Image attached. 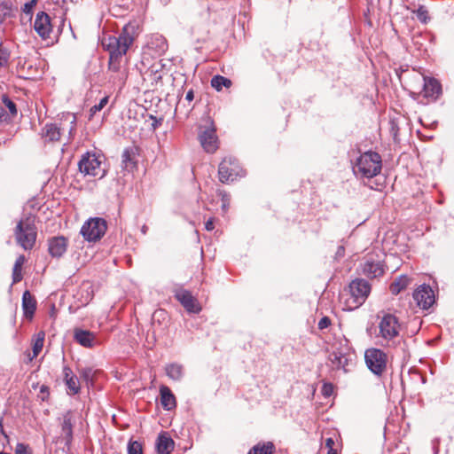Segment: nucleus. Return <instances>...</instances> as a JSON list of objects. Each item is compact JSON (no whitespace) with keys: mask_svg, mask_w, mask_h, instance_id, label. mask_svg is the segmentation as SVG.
Masks as SVG:
<instances>
[{"mask_svg":"<svg viewBox=\"0 0 454 454\" xmlns=\"http://www.w3.org/2000/svg\"><path fill=\"white\" fill-rule=\"evenodd\" d=\"M275 450L273 442H267L254 445L248 454H272Z\"/></svg>","mask_w":454,"mask_h":454,"instance_id":"28","label":"nucleus"},{"mask_svg":"<svg viewBox=\"0 0 454 454\" xmlns=\"http://www.w3.org/2000/svg\"><path fill=\"white\" fill-rule=\"evenodd\" d=\"M67 244L64 236L52 237L48 240V251L52 257L59 258L66 253Z\"/></svg>","mask_w":454,"mask_h":454,"instance_id":"17","label":"nucleus"},{"mask_svg":"<svg viewBox=\"0 0 454 454\" xmlns=\"http://www.w3.org/2000/svg\"><path fill=\"white\" fill-rule=\"evenodd\" d=\"M45 333L43 331H40L34 340L33 343V357H36L39 353L42 351L44 342Z\"/></svg>","mask_w":454,"mask_h":454,"instance_id":"31","label":"nucleus"},{"mask_svg":"<svg viewBox=\"0 0 454 454\" xmlns=\"http://www.w3.org/2000/svg\"><path fill=\"white\" fill-rule=\"evenodd\" d=\"M413 298L417 304L424 309H427L434 302V294L433 289L425 284L421 285L417 290L414 291Z\"/></svg>","mask_w":454,"mask_h":454,"instance_id":"14","label":"nucleus"},{"mask_svg":"<svg viewBox=\"0 0 454 454\" xmlns=\"http://www.w3.org/2000/svg\"><path fill=\"white\" fill-rule=\"evenodd\" d=\"M34 29L43 39L50 37L52 30L50 16L44 12H39L35 19Z\"/></svg>","mask_w":454,"mask_h":454,"instance_id":"15","label":"nucleus"},{"mask_svg":"<svg viewBox=\"0 0 454 454\" xmlns=\"http://www.w3.org/2000/svg\"><path fill=\"white\" fill-rule=\"evenodd\" d=\"M78 168L81 173L90 176H99L100 178L105 176V170L101 168V161L95 153H86L82 155Z\"/></svg>","mask_w":454,"mask_h":454,"instance_id":"11","label":"nucleus"},{"mask_svg":"<svg viewBox=\"0 0 454 454\" xmlns=\"http://www.w3.org/2000/svg\"><path fill=\"white\" fill-rule=\"evenodd\" d=\"M194 98V93H193V90H190L187 91L186 93V96H185V99L189 102L192 101Z\"/></svg>","mask_w":454,"mask_h":454,"instance_id":"50","label":"nucleus"},{"mask_svg":"<svg viewBox=\"0 0 454 454\" xmlns=\"http://www.w3.org/2000/svg\"><path fill=\"white\" fill-rule=\"evenodd\" d=\"M404 72V70L403 68H400V73H403Z\"/></svg>","mask_w":454,"mask_h":454,"instance_id":"55","label":"nucleus"},{"mask_svg":"<svg viewBox=\"0 0 454 454\" xmlns=\"http://www.w3.org/2000/svg\"><path fill=\"white\" fill-rule=\"evenodd\" d=\"M245 176V172L239 167L235 158H224L219 164L218 176L221 183L233 182L238 176Z\"/></svg>","mask_w":454,"mask_h":454,"instance_id":"10","label":"nucleus"},{"mask_svg":"<svg viewBox=\"0 0 454 454\" xmlns=\"http://www.w3.org/2000/svg\"><path fill=\"white\" fill-rule=\"evenodd\" d=\"M134 27L127 25L118 35H108L102 41L103 46L109 51V69L113 72H120L122 57L133 43L132 32Z\"/></svg>","mask_w":454,"mask_h":454,"instance_id":"1","label":"nucleus"},{"mask_svg":"<svg viewBox=\"0 0 454 454\" xmlns=\"http://www.w3.org/2000/svg\"><path fill=\"white\" fill-rule=\"evenodd\" d=\"M176 299L183 305V307L190 313H200V305L197 300L187 290H179L175 294Z\"/></svg>","mask_w":454,"mask_h":454,"instance_id":"16","label":"nucleus"},{"mask_svg":"<svg viewBox=\"0 0 454 454\" xmlns=\"http://www.w3.org/2000/svg\"><path fill=\"white\" fill-rule=\"evenodd\" d=\"M76 129V116L74 114L67 113L63 115L60 123H47L42 129V137L44 142L59 141L61 136L67 132L69 137L74 136Z\"/></svg>","mask_w":454,"mask_h":454,"instance_id":"3","label":"nucleus"},{"mask_svg":"<svg viewBox=\"0 0 454 454\" xmlns=\"http://www.w3.org/2000/svg\"><path fill=\"white\" fill-rule=\"evenodd\" d=\"M68 390H69V393L71 395H76L79 393L80 391V383H79V380L78 378L75 376L74 378H68L66 381H65Z\"/></svg>","mask_w":454,"mask_h":454,"instance_id":"32","label":"nucleus"},{"mask_svg":"<svg viewBox=\"0 0 454 454\" xmlns=\"http://www.w3.org/2000/svg\"><path fill=\"white\" fill-rule=\"evenodd\" d=\"M12 6L8 2L0 3V21L3 22L6 18L12 17Z\"/></svg>","mask_w":454,"mask_h":454,"instance_id":"33","label":"nucleus"},{"mask_svg":"<svg viewBox=\"0 0 454 454\" xmlns=\"http://www.w3.org/2000/svg\"><path fill=\"white\" fill-rule=\"evenodd\" d=\"M155 447L157 454H171L175 447V442L168 433L161 432L156 439Z\"/></svg>","mask_w":454,"mask_h":454,"instance_id":"19","label":"nucleus"},{"mask_svg":"<svg viewBox=\"0 0 454 454\" xmlns=\"http://www.w3.org/2000/svg\"><path fill=\"white\" fill-rule=\"evenodd\" d=\"M349 298L347 302L350 309L364 303L371 293V285L363 278H356L349 284Z\"/></svg>","mask_w":454,"mask_h":454,"instance_id":"7","label":"nucleus"},{"mask_svg":"<svg viewBox=\"0 0 454 454\" xmlns=\"http://www.w3.org/2000/svg\"><path fill=\"white\" fill-rule=\"evenodd\" d=\"M15 454H31L28 446L24 443H18L15 449Z\"/></svg>","mask_w":454,"mask_h":454,"instance_id":"42","label":"nucleus"},{"mask_svg":"<svg viewBox=\"0 0 454 454\" xmlns=\"http://www.w3.org/2000/svg\"><path fill=\"white\" fill-rule=\"evenodd\" d=\"M330 360L337 369H343L345 372L348 371V358L345 354L341 352H333L330 354Z\"/></svg>","mask_w":454,"mask_h":454,"instance_id":"27","label":"nucleus"},{"mask_svg":"<svg viewBox=\"0 0 454 454\" xmlns=\"http://www.w3.org/2000/svg\"><path fill=\"white\" fill-rule=\"evenodd\" d=\"M164 370L166 375L174 381H181L185 374L184 366L178 363L167 364Z\"/></svg>","mask_w":454,"mask_h":454,"instance_id":"22","label":"nucleus"},{"mask_svg":"<svg viewBox=\"0 0 454 454\" xmlns=\"http://www.w3.org/2000/svg\"><path fill=\"white\" fill-rule=\"evenodd\" d=\"M2 102L4 105L9 109L10 115L12 117L15 116L18 113L16 104L9 98L8 96L3 95L2 96Z\"/></svg>","mask_w":454,"mask_h":454,"instance_id":"34","label":"nucleus"},{"mask_svg":"<svg viewBox=\"0 0 454 454\" xmlns=\"http://www.w3.org/2000/svg\"><path fill=\"white\" fill-rule=\"evenodd\" d=\"M416 16L419 21L422 23H427V11L424 6H419L415 12Z\"/></svg>","mask_w":454,"mask_h":454,"instance_id":"40","label":"nucleus"},{"mask_svg":"<svg viewBox=\"0 0 454 454\" xmlns=\"http://www.w3.org/2000/svg\"><path fill=\"white\" fill-rule=\"evenodd\" d=\"M410 282L411 280L407 276L401 275L390 285V292L392 294L397 295L409 286Z\"/></svg>","mask_w":454,"mask_h":454,"instance_id":"26","label":"nucleus"},{"mask_svg":"<svg viewBox=\"0 0 454 454\" xmlns=\"http://www.w3.org/2000/svg\"><path fill=\"white\" fill-rule=\"evenodd\" d=\"M205 228L207 231H212L215 228L213 218H210L206 222Z\"/></svg>","mask_w":454,"mask_h":454,"instance_id":"47","label":"nucleus"},{"mask_svg":"<svg viewBox=\"0 0 454 454\" xmlns=\"http://www.w3.org/2000/svg\"><path fill=\"white\" fill-rule=\"evenodd\" d=\"M364 361L374 375L380 376L386 371L387 356L381 349L371 348L364 352Z\"/></svg>","mask_w":454,"mask_h":454,"instance_id":"9","label":"nucleus"},{"mask_svg":"<svg viewBox=\"0 0 454 454\" xmlns=\"http://www.w3.org/2000/svg\"><path fill=\"white\" fill-rule=\"evenodd\" d=\"M10 58V53L6 48H4L2 44H0V66L5 67L8 65Z\"/></svg>","mask_w":454,"mask_h":454,"instance_id":"38","label":"nucleus"},{"mask_svg":"<svg viewBox=\"0 0 454 454\" xmlns=\"http://www.w3.org/2000/svg\"><path fill=\"white\" fill-rule=\"evenodd\" d=\"M74 339L84 348H92L95 345L96 336L89 330L75 328L74 330Z\"/></svg>","mask_w":454,"mask_h":454,"instance_id":"20","label":"nucleus"},{"mask_svg":"<svg viewBox=\"0 0 454 454\" xmlns=\"http://www.w3.org/2000/svg\"><path fill=\"white\" fill-rule=\"evenodd\" d=\"M138 155V148L129 146L124 149L121 155L122 168L126 171H132L137 168V157Z\"/></svg>","mask_w":454,"mask_h":454,"instance_id":"18","label":"nucleus"},{"mask_svg":"<svg viewBox=\"0 0 454 454\" xmlns=\"http://www.w3.org/2000/svg\"><path fill=\"white\" fill-rule=\"evenodd\" d=\"M333 445H334V441L333 438H327L325 440V447L328 449V450H331V449H333Z\"/></svg>","mask_w":454,"mask_h":454,"instance_id":"49","label":"nucleus"},{"mask_svg":"<svg viewBox=\"0 0 454 454\" xmlns=\"http://www.w3.org/2000/svg\"><path fill=\"white\" fill-rule=\"evenodd\" d=\"M61 436L65 441V445L69 448L73 441V421L71 412L68 411L63 416L61 425Z\"/></svg>","mask_w":454,"mask_h":454,"instance_id":"21","label":"nucleus"},{"mask_svg":"<svg viewBox=\"0 0 454 454\" xmlns=\"http://www.w3.org/2000/svg\"><path fill=\"white\" fill-rule=\"evenodd\" d=\"M37 0H30L29 2L26 3L23 6V12L26 14H29L32 12L33 8L36 4Z\"/></svg>","mask_w":454,"mask_h":454,"instance_id":"43","label":"nucleus"},{"mask_svg":"<svg viewBox=\"0 0 454 454\" xmlns=\"http://www.w3.org/2000/svg\"><path fill=\"white\" fill-rule=\"evenodd\" d=\"M14 235L17 243L24 250H31L37 238V228L35 223V217L28 215L21 219L16 225Z\"/></svg>","mask_w":454,"mask_h":454,"instance_id":"5","label":"nucleus"},{"mask_svg":"<svg viewBox=\"0 0 454 454\" xmlns=\"http://www.w3.org/2000/svg\"><path fill=\"white\" fill-rule=\"evenodd\" d=\"M63 374H64V381H66L68 378L75 377V375L74 374L71 368L67 365L63 367Z\"/></svg>","mask_w":454,"mask_h":454,"instance_id":"46","label":"nucleus"},{"mask_svg":"<svg viewBox=\"0 0 454 454\" xmlns=\"http://www.w3.org/2000/svg\"><path fill=\"white\" fill-rule=\"evenodd\" d=\"M344 253H345V248L343 246H340L338 248H337V251H336V254H335V256L336 258H341L344 256Z\"/></svg>","mask_w":454,"mask_h":454,"instance_id":"48","label":"nucleus"},{"mask_svg":"<svg viewBox=\"0 0 454 454\" xmlns=\"http://www.w3.org/2000/svg\"><path fill=\"white\" fill-rule=\"evenodd\" d=\"M322 395L325 397H330L333 393V386L332 383H324L322 386Z\"/></svg>","mask_w":454,"mask_h":454,"instance_id":"41","label":"nucleus"},{"mask_svg":"<svg viewBox=\"0 0 454 454\" xmlns=\"http://www.w3.org/2000/svg\"><path fill=\"white\" fill-rule=\"evenodd\" d=\"M231 85V81L222 75H215L211 79V86L215 88L216 90H221L223 87L230 88Z\"/></svg>","mask_w":454,"mask_h":454,"instance_id":"30","label":"nucleus"},{"mask_svg":"<svg viewBox=\"0 0 454 454\" xmlns=\"http://www.w3.org/2000/svg\"><path fill=\"white\" fill-rule=\"evenodd\" d=\"M198 137L201 146L207 153H213L217 150L218 137L213 121H210L208 125L199 127Z\"/></svg>","mask_w":454,"mask_h":454,"instance_id":"12","label":"nucleus"},{"mask_svg":"<svg viewBox=\"0 0 454 454\" xmlns=\"http://www.w3.org/2000/svg\"><path fill=\"white\" fill-rule=\"evenodd\" d=\"M46 388H47V387H46L45 386H43V387H41V392H42V393H43V392L46 390Z\"/></svg>","mask_w":454,"mask_h":454,"instance_id":"53","label":"nucleus"},{"mask_svg":"<svg viewBox=\"0 0 454 454\" xmlns=\"http://www.w3.org/2000/svg\"><path fill=\"white\" fill-rule=\"evenodd\" d=\"M128 454H143L142 444L137 441H129L128 443Z\"/></svg>","mask_w":454,"mask_h":454,"instance_id":"35","label":"nucleus"},{"mask_svg":"<svg viewBox=\"0 0 454 454\" xmlns=\"http://www.w3.org/2000/svg\"><path fill=\"white\" fill-rule=\"evenodd\" d=\"M379 333L377 337L381 340V345L396 347L401 343V325L398 318L392 314H384L378 324Z\"/></svg>","mask_w":454,"mask_h":454,"instance_id":"2","label":"nucleus"},{"mask_svg":"<svg viewBox=\"0 0 454 454\" xmlns=\"http://www.w3.org/2000/svg\"><path fill=\"white\" fill-rule=\"evenodd\" d=\"M381 168V156L376 152L368 151L356 159L353 171L361 177L370 179L379 175Z\"/></svg>","mask_w":454,"mask_h":454,"instance_id":"4","label":"nucleus"},{"mask_svg":"<svg viewBox=\"0 0 454 454\" xmlns=\"http://www.w3.org/2000/svg\"><path fill=\"white\" fill-rule=\"evenodd\" d=\"M10 119V114L4 110V107L0 106V123L7 122Z\"/></svg>","mask_w":454,"mask_h":454,"instance_id":"45","label":"nucleus"},{"mask_svg":"<svg viewBox=\"0 0 454 454\" xmlns=\"http://www.w3.org/2000/svg\"><path fill=\"white\" fill-rule=\"evenodd\" d=\"M148 47L154 51L156 54H162L168 49L167 40L160 35H154L148 43Z\"/></svg>","mask_w":454,"mask_h":454,"instance_id":"25","label":"nucleus"},{"mask_svg":"<svg viewBox=\"0 0 454 454\" xmlns=\"http://www.w3.org/2000/svg\"><path fill=\"white\" fill-rule=\"evenodd\" d=\"M3 418H0V432L1 434L4 436V438H7V434H5V432L4 431V428H3Z\"/></svg>","mask_w":454,"mask_h":454,"instance_id":"51","label":"nucleus"},{"mask_svg":"<svg viewBox=\"0 0 454 454\" xmlns=\"http://www.w3.org/2000/svg\"><path fill=\"white\" fill-rule=\"evenodd\" d=\"M94 372L91 368H82L80 372V376L87 382H92Z\"/></svg>","mask_w":454,"mask_h":454,"instance_id":"39","label":"nucleus"},{"mask_svg":"<svg viewBox=\"0 0 454 454\" xmlns=\"http://www.w3.org/2000/svg\"><path fill=\"white\" fill-rule=\"evenodd\" d=\"M107 103H108V97L106 96V97L102 98L100 99V101L98 102V104H96L95 106H93L90 108V116L94 115L97 112L101 111L106 106Z\"/></svg>","mask_w":454,"mask_h":454,"instance_id":"36","label":"nucleus"},{"mask_svg":"<svg viewBox=\"0 0 454 454\" xmlns=\"http://www.w3.org/2000/svg\"><path fill=\"white\" fill-rule=\"evenodd\" d=\"M327 454H337V450L334 449L328 450Z\"/></svg>","mask_w":454,"mask_h":454,"instance_id":"52","label":"nucleus"},{"mask_svg":"<svg viewBox=\"0 0 454 454\" xmlns=\"http://www.w3.org/2000/svg\"><path fill=\"white\" fill-rule=\"evenodd\" d=\"M142 231H143V233H145V232H146V226H145V225H144V226L142 227Z\"/></svg>","mask_w":454,"mask_h":454,"instance_id":"54","label":"nucleus"},{"mask_svg":"<svg viewBox=\"0 0 454 454\" xmlns=\"http://www.w3.org/2000/svg\"><path fill=\"white\" fill-rule=\"evenodd\" d=\"M384 256L381 252L367 254L359 264L361 273L368 278L381 277L385 272Z\"/></svg>","mask_w":454,"mask_h":454,"instance_id":"6","label":"nucleus"},{"mask_svg":"<svg viewBox=\"0 0 454 454\" xmlns=\"http://www.w3.org/2000/svg\"><path fill=\"white\" fill-rule=\"evenodd\" d=\"M25 262V256L20 255L14 263L13 269H12V283L16 284L20 282L22 279V266Z\"/></svg>","mask_w":454,"mask_h":454,"instance_id":"29","label":"nucleus"},{"mask_svg":"<svg viewBox=\"0 0 454 454\" xmlns=\"http://www.w3.org/2000/svg\"><path fill=\"white\" fill-rule=\"evenodd\" d=\"M331 325V320L328 317H323L318 322V328L323 330Z\"/></svg>","mask_w":454,"mask_h":454,"instance_id":"44","label":"nucleus"},{"mask_svg":"<svg viewBox=\"0 0 454 454\" xmlns=\"http://www.w3.org/2000/svg\"><path fill=\"white\" fill-rule=\"evenodd\" d=\"M107 229L106 221L100 217L87 220L81 228V234L85 240L96 242L106 233Z\"/></svg>","mask_w":454,"mask_h":454,"instance_id":"8","label":"nucleus"},{"mask_svg":"<svg viewBox=\"0 0 454 454\" xmlns=\"http://www.w3.org/2000/svg\"><path fill=\"white\" fill-rule=\"evenodd\" d=\"M22 309L27 318H32L36 309V301L29 291H25L22 295Z\"/></svg>","mask_w":454,"mask_h":454,"instance_id":"24","label":"nucleus"},{"mask_svg":"<svg viewBox=\"0 0 454 454\" xmlns=\"http://www.w3.org/2000/svg\"><path fill=\"white\" fill-rule=\"evenodd\" d=\"M160 403L164 410L171 411L176 406V397L168 387L162 385L160 387Z\"/></svg>","mask_w":454,"mask_h":454,"instance_id":"23","label":"nucleus"},{"mask_svg":"<svg viewBox=\"0 0 454 454\" xmlns=\"http://www.w3.org/2000/svg\"><path fill=\"white\" fill-rule=\"evenodd\" d=\"M415 79L419 83V88L422 86V93L425 98L436 99L441 95L442 86L436 79L419 74L415 75Z\"/></svg>","mask_w":454,"mask_h":454,"instance_id":"13","label":"nucleus"},{"mask_svg":"<svg viewBox=\"0 0 454 454\" xmlns=\"http://www.w3.org/2000/svg\"><path fill=\"white\" fill-rule=\"evenodd\" d=\"M218 195L221 196L222 209L223 212H226L230 207V195L224 191H219Z\"/></svg>","mask_w":454,"mask_h":454,"instance_id":"37","label":"nucleus"}]
</instances>
